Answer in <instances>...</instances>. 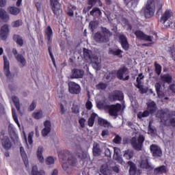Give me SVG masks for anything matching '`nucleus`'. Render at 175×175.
<instances>
[{
	"instance_id": "nucleus-36",
	"label": "nucleus",
	"mask_w": 175,
	"mask_h": 175,
	"mask_svg": "<svg viewBox=\"0 0 175 175\" xmlns=\"http://www.w3.org/2000/svg\"><path fill=\"white\" fill-rule=\"evenodd\" d=\"M96 117H98V114H96V113L93 112L91 114L90 117L88 120V126H94V124H95V118H96Z\"/></svg>"
},
{
	"instance_id": "nucleus-25",
	"label": "nucleus",
	"mask_w": 175,
	"mask_h": 175,
	"mask_svg": "<svg viewBox=\"0 0 175 175\" xmlns=\"http://www.w3.org/2000/svg\"><path fill=\"white\" fill-rule=\"evenodd\" d=\"M8 12L10 14H12V16H18V14L21 13V9L16 6L8 7Z\"/></svg>"
},
{
	"instance_id": "nucleus-55",
	"label": "nucleus",
	"mask_w": 175,
	"mask_h": 175,
	"mask_svg": "<svg viewBox=\"0 0 175 175\" xmlns=\"http://www.w3.org/2000/svg\"><path fill=\"white\" fill-rule=\"evenodd\" d=\"M72 111L74 114H79V113H80V108H79V105H73L72 107Z\"/></svg>"
},
{
	"instance_id": "nucleus-2",
	"label": "nucleus",
	"mask_w": 175,
	"mask_h": 175,
	"mask_svg": "<svg viewBox=\"0 0 175 175\" xmlns=\"http://www.w3.org/2000/svg\"><path fill=\"white\" fill-rule=\"evenodd\" d=\"M83 58L85 59V61H88V62H91L96 66H98L99 64H100V61H99V57L94 54L92 53V51L87 49L86 48H83Z\"/></svg>"
},
{
	"instance_id": "nucleus-3",
	"label": "nucleus",
	"mask_w": 175,
	"mask_h": 175,
	"mask_svg": "<svg viewBox=\"0 0 175 175\" xmlns=\"http://www.w3.org/2000/svg\"><path fill=\"white\" fill-rule=\"evenodd\" d=\"M68 163H62V167L63 170L67 173V174H72V167L77 166V159L76 157H74L72 156L68 158L67 160Z\"/></svg>"
},
{
	"instance_id": "nucleus-41",
	"label": "nucleus",
	"mask_w": 175,
	"mask_h": 175,
	"mask_svg": "<svg viewBox=\"0 0 175 175\" xmlns=\"http://www.w3.org/2000/svg\"><path fill=\"white\" fill-rule=\"evenodd\" d=\"M32 175H44V172L43 170L38 171V166L33 165L31 170Z\"/></svg>"
},
{
	"instance_id": "nucleus-45",
	"label": "nucleus",
	"mask_w": 175,
	"mask_h": 175,
	"mask_svg": "<svg viewBox=\"0 0 175 175\" xmlns=\"http://www.w3.org/2000/svg\"><path fill=\"white\" fill-rule=\"evenodd\" d=\"M11 25L12 28H18V27H21V25H23V20L18 19L14 21L11 23Z\"/></svg>"
},
{
	"instance_id": "nucleus-26",
	"label": "nucleus",
	"mask_w": 175,
	"mask_h": 175,
	"mask_svg": "<svg viewBox=\"0 0 175 175\" xmlns=\"http://www.w3.org/2000/svg\"><path fill=\"white\" fill-rule=\"evenodd\" d=\"M161 81L163 83H167V84H171L173 81V77L170 74H163L160 76Z\"/></svg>"
},
{
	"instance_id": "nucleus-60",
	"label": "nucleus",
	"mask_w": 175,
	"mask_h": 175,
	"mask_svg": "<svg viewBox=\"0 0 175 175\" xmlns=\"http://www.w3.org/2000/svg\"><path fill=\"white\" fill-rule=\"evenodd\" d=\"M32 137H33V133H29L28 135V143L29 144H32L33 143V140L32 139Z\"/></svg>"
},
{
	"instance_id": "nucleus-21",
	"label": "nucleus",
	"mask_w": 175,
	"mask_h": 175,
	"mask_svg": "<svg viewBox=\"0 0 175 175\" xmlns=\"http://www.w3.org/2000/svg\"><path fill=\"white\" fill-rule=\"evenodd\" d=\"M45 38L47 39V44H51L53 43V29L51 27L48 26L44 31Z\"/></svg>"
},
{
	"instance_id": "nucleus-14",
	"label": "nucleus",
	"mask_w": 175,
	"mask_h": 175,
	"mask_svg": "<svg viewBox=\"0 0 175 175\" xmlns=\"http://www.w3.org/2000/svg\"><path fill=\"white\" fill-rule=\"evenodd\" d=\"M0 142L1 143L3 148H4V150H6L7 151L10 150V148H12V146H13V144L12 143V141L10 140V137H9V136L1 137Z\"/></svg>"
},
{
	"instance_id": "nucleus-30",
	"label": "nucleus",
	"mask_w": 175,
	"mask_h": 175,
	"mask_svg": "<svg viewBox=\"0 0 175 175\" xmlns=\"http://www.w3.org/2000/svg\"><path fill=\"white\" fill-rule=\"evenodd\" d=\"M0 18L4 21V23H8L9 21V15L8 12L3 8L0 9Z\"/></svg>"
},
{
	"instance_id": "nucleus-38",
	"label": "nucleus",
	"mask_w": 175,
	"mask_h": 175,
	"mask_svg": "<svg viewBox=\"0 0 175 175\" xmlns=\"http://www.w3.org/2000/svg\"><path fill=\"white\" fill-rule=\"evenodd\" d=\"M133 155H135V152H133V150H126L124 151V153L123 154V157L126 158V159H132L133 158Z\"/></svg>"
},
{
	"instance_id": "nucleus-61",
	"label": "nucleus",
	"mask_w": 175,
	"mask_h": 175,
	"mask_svg": "<svg viewBox=\"0 0 175 175\" xmlns=\"http://www.w3.org/2000/svg\"><path fill=\"white\" fill-rule=\"evenodd\" d=\"M105 154L106 157H111V150H110L109 148H105Z\"/></svg>"
},
{
	"instance_id": "nucleus-9",
	"label": "nucleus",
	"mask_w": 175,
	"mask_h": 175,
	"mask_svg": "<svg viewBox=\"0 0 175 175\" xmlns=\"http://www.w3.org/2000/svg\"><path fill=\"white\" fill-rule=\"evenodd\" d=\"M68 92L72 95H79L81 92V87L76 82L70 81L68 83Z\"/></svg>"
},
{
	"instance_id": "nucleus-7",
	"label": "nucleus",
	"mask_w": 175,
	"mask_h": 175,
	"mask_svg": "<svg viewBox=\"0 0 175 175\" xmlns=\"http://www.w3.org/2000/svg\"><path fill=\"white\" fill-rule=\"evenodd\" d=\"M108 99L109 102H122L124 99V93L121 90H113L108 95Z\"/></svg>"
},
{
	"instance_id": "nucleus-15",
	"label": "nucleus",
	"mask_w": 175,
	"mask_h": 175,
	"mask_svg": "<svg viewBox=\"0 0 175 175\" xmlns=\"http://www.w3.org/2000/svg\"><path fill=\"white\" fill-rule=\"evenodd\" d=\"M118 39L123 50L128 51V50H129V42H128L126 36L124 34H119Z\"/></svg>"
},
{
	"instance_id": "nucleus-12",
	"label": "nucleus",
	"mask_w": 175,
	"mask_h": 175,
	"mask_svg": "<svg viewBox=\"0 0 175 175\" xmlns=\"http://www.w3.org/2000/svg\"><path fill=\"white\" fill-rule=\"evenodd\" d=\"M150 152L154 158H161L162 157V148L157 144H151L150 146Z\"/></svg>"
},
{
	"instance_id": "nucleus-16",
	"label": "nucleus",
	"mask_w": 175,
	"mask_h": 175,
	"mask_svg": "<svg viewBox=\"0 0 175 175\" xmlns=\"http://www.w3.org/2000/svg\"><path fill=\"white\" fill-rule=\"evenodd\" d=\"M126 72H128V68L126 67L120 68L116 72V77L118 80H122L123 81L129 80V75H127L124 78V74L126 73Z\"/></svg>"
},
{
	"instance_id": "nucleus-17",
	"label": "nucleus",
	"mask_w": 175,
	"mask_h": 175,
	"mask_svg": "<svg viewBox=\"0 0 175 175\" xmlns=\"http://www.w3.org/2000/svg\"><path fill=\"white\" fill-rule=\"evenodd\" d=\"M44 128L41 131V135L43 137H46L50 132H51V122L49 120H46L44 122Z\"/></svg>"
},
{
	"instance_id": "nucleus-63",
	"label": "nucleus",
	"mask_w": 175,
	"mask_h": 175,
	"mask_svg": "<svg viewBox=\"0 0 175 175\" xmlns=\"http://www.w3.org/2000/svg\"><path fill=\"white\" fill-rule=\"evenodd\" d=\"M86 109L88 110H91V109H92V103L91 101H88L86 103Z\"/></svg>"
},
{
	"instance_id": "nucleus-33",
	"label": "nucleus",
	"mask_w": 175,
	"mask_h": 175,
	"mask_svg": "<svg viewBox=\"0 0 175 175\" xmlns=\"http://www.w3.org/2000/svg\"><path fill=\"white\" fill-rule=\"evenodd\" d=\"M37 157L38 161L43 163L44 162V157H43V147L39 146L37 151Z\"/></svg>"
},
{
	"instance_id": "nucleus-32",
	"label": "nucleus",
	"mask_w": 175,
	"mask_h": 175,
	"mask_svg": "<svg viewBox=\"0 0 175 175\" xmlns=\"http://www.w3.org/2000/svg\"><path fill=\"white\" fill-rule=\"evenodd\" d=\"M92 151H93V154L95 157H99V155H100V146H99V144L98 143H94L93 144V148H92Z\"/></svg>"
},
{
	"instance_id": "nucleus-18",
	"label": "nucleus",
	"mask_w": 175,
	"mask_h": 175,
	"mask_svg": "<svg viewBox=\"0 0 175 175\" xmlns=\"http://www.w3.org/2000/svg\"><path fill=\"white\" fill-rule=\"evenodd\" d=\"M4 64H3V72L4 75L6 77H9L10 76V64L9 63V60L8 59V57L6 55H3V57Z\"/></svg>"
},
{
	"instance_id": "nucleus-40",
	"label": "nucleus",
	"mask_w": 175,
	"mask_h": 175,
	"mask_svg": "<svg viewBox=\"0 0 175 175\" xmlns=\"http://www.w3.org/2000/svg\"><path fill=\"white\" fill-rule=\"evenodd\" d=\"M12 118L16 122V125H18V128L21 127V125H20V122H18V116H17V113H16V109L12 108Z\"/></svg>"
},
{
	"instance_id": "nucleus-27",
	"label": "nucleus",
	"mask_w": 175,
	"mask_h": 175,
	"mask_svg": "<svg viewBox=\"0 0 175 175\" xmlns=\"http://www.w3.org/2000/svg\"><path fill=\"white\" fill-rule=\"evenodd\" d=\"M128 165L130 166L129 173L130 175H136V172H137V167H136V164L133 161H129Z\"/></svg>"
},
{
	"instance_id": "nucleus-51",
	"label": "nucleus",
	"mask_w": 175,
	"mask_h": 175,
	"mask_svg": "<svg viewBox=\"0 0 175 175\" xmlns=\"http://www.w3.org/2000/svg\"><path fill=\"white\" fill-rule=\"evenodd\" d=\"M121 142H122V137L118 134H116L113 142L115 143V144H121Z\"/></svg>"
},
{
	"instance_id": "nucleus-39",
	"label": "nucleus",
	"mask_w": 175,
	"mask_h": 175,
	"mask_svg": "<svg viewBox=\"0 0 175 175\" xmlns=\"http://www.w3.org/2000/svg\"><path fill=\"white\" fill-rule=\"evenodd\" d=\"M168 118L170 125L175 126V111H172L169 113Z\"/></svg>"
},
{
	"instance_id": "nucleus-58",
	"label": "nucleus",
	"mask_w": 175,
	"mask_h": 175,
	"mask_svg": "<svg viewBox=\"0 0 175 175\" xmlns=\"http://www.w3.org/2000/svg\"><path fill=\"white\" fill-rule=\"evenodd\" d=\"M100 172L102 174L107 175V168L105 167L103 165L100 167Z\"/></svg>"
},
{
	"instance_id": "nucleus-11",
	"label": "nucleus",
	"mask_w": 175,
	"mask_h": 175,
	"mask_svg": "<svg viewBox=\"0 0 175 175\" xmlns=\"http://www.w3.org/2000/svg\"><path fill=\"white\" fill-rule=\"evenodd\" d=\"M12 53L14 55V57L16 58L17 62L21 64V68H24V66L27 65V59H25L24 55L18 53L16 48L12 49Z\"/></svg>"
},
{
	"instance_id": "nucleus-42",
	"label": "nucleus",
	"mask_w": 175,
	"mask_h": 175,
	"mask_svg": "<svg viewBox=\"0 0 175 175\" xmlns=\"http://www.w3.org/2000/svg\"><path fill=\"white\" fill-rule=\"evenodd\" d=\"M113 159L115 161H118L120 159V153L121 152V150L119 148L113 147Z\"/></svg>"
},
{
	"instance_id": "nucleus-6",
	"label": "nucleus",
	"mask_w": 175,
	"mask_h": 175,
	"mask_svg": "<svg viewBox=\"0 0 175 175\" xmlns=\"http://www.w3.org/2000/svg\"><path fill=\"white\" fill-rule=\"evenodd\" d=\"M144 140H146V138L143 135H139V136L137 138V140H136L135 137H133L131 139V146L133 148H134V150H135L136 151H142Z\"/></svg>"
},
{
	"instance_id": "nucleus-10",
	"label": "nucleus",
	"mask_w": 175,
	"mask_h": 175,
	"mask_svg": "<svg viewBox=\"0 0 175 175\" xmlns=\"http://www.w3.org/2000/svg\"><path fill=\"white\" fill-rule=\"evenodd\" d=\"M107 106L109 107V116H111L112 117H117L118 113H120L122 109V105L120 103Z\"/></svg>"
},
{
	"instance_id": "nucleus-24",
	"label": "nucleus",
	"mask_w": 175,
	"mask_h": 175,
	"mask_svg": "<svg viewBox=\"0 0 175 175\" xmlns=\"http://www.w3.org/2000/svg\"><path fill=\"white\" fill-rule=\"evenodd\" d=\"M122 53H124V51L120 49H109V54H111V55H114V57H118V58H122Z\"/></svg>"
},
{
	"instance_id": "nucleus-53",
	"label": "nucleus",
	"mask_w": 175,
	"mask_h": 175,
	"mask_svg": "<svg viewBox=\"0 0 175 175\" xmlns=\"http://www.w3.org/2000/svg\"><path fill=\"white\" fill-rule=\"evenodd\" d=\"M48 51H49V55L51 57V59L52 60V62L53 64V66H56V64H55V59L54 58V55H53V52L51 51V46H49L48 47Z\"/></svg>"
},
{
	"instance_id": "nucleus-50",
	"label": "nucleus",
	"mask_w": 175,
	"mask_h": 175,
	"mask_svg": "<svg viewBox=\"0 0 175 175\" xmlns=\"http://www.w3.org/2000/svg\"><path fill=\"white\" fill-rule=\"evenodd\" d=\"M98 125H100L101 126H109V122L107 120L103 119V118H98Z\"/></svg>"
},
{
	"instance_id": "nucleus-44",
	"label": "nucleus",
	"mask_w": 175,
	"mask_h": 175,
	"mask_svg": "<svg viewBox=\"0 0 175 175\" xmlns=\"http://www.w3.org/2000/svg\"><path fill=\"white\" fill-rule=\"evenodd\" d=\"M154 72L158 76L161 75V73H162V66L157 62H154Z\"/></svg>"
},
{
	"instance_id": "nucleus-8",
	"label": "nucleus",
	"mask_w": 175,
	"mask_h": 175,
	"mask_svg": "<svg viewBox=\"0 0 175 175\" xmlns=\"http://www.w3.org/2000/svg\"><path fill=\"white\" fill-rule=\"evenodd\" d=\"M50 3L53 14L56 16V17H59V14L62 13V8H61L59 0H50Z\"/></svg>"
},
{
	"instance_id": "nucleus-19",
	"label": "nucleus",
	"mask_w": 175,
	"mask_h": 175,
	"mask_svg": "<svg viewBox=\"0 0 175 175\" xmlns=\"http://www.w3.org/2000/svg\"><path fill=\"white\" fill-rule=\"evenodd\" d=\"M172 16H173L172 10H166L160 18V23L161 24H165L166 21L172 18Z\"/></svg>"
},
{
	"instance_id": "nucleus-5",
	"label": "nucleus",
	"mask_w": 175,
	"mask_h": 175,
	"mask_svg": "<svg viewBox=\"0 0 175 175\" xmlns=\"http://www.w3.org/2000/svg\"><path fill=\"white\" fill-rule=\"evenodd\" d=\"M157 103L154 101H151L148 104V110L144 111L143 113H138L137 118L141 119L148 117L150 114L155 113L157 112Z\"/></svg>"
},
{
	"instance_id": "nucleus-22",
	"label": "nucleus",
	"mask_w": 175,
	"mask_h": 175,
	"mask_svg": "<svg viewBox=\"0 0 175 175\" xmlns=\"http://www.w3.org/2000/svg\"><path fill=\"white\" fill-rule=\"evenodd\" d=\"M84 70L75 68L72 70L71 79H83Z\"/></svg>"
},
{
	"instance_id": "nucleus-47",
	"label": "nucleus",
	"mask_w": 175,
	"mask_h": 175,
	"mask_svg": "<svg viewBox=\"0 0 175 175\" xmlns=\"http://www.w3.org/2000/svg\"><path fill=\"white\" fill-rule=\"evenodd\" d=\"M166 114V111L163 109H160L157 111V113L156 114V117L157 118H160V120H163L165 118V115Z\"/></svg>"
},
{
	"instance_id": "nucleus-54",
	"label": "nucleus",
	"mask_w": 175,
	"mask_h": 175,
	"mask_svg": "<svg viewBox=\"0 0 175 175\" xmlns=\"http://www.w3.org/2000/svg\"><path fill=\"white\" fill-rule=\"evenodd\" d=\"M55 162L54 158L51 156L48 157L46 159V165H54Z\"/></svg>"
},
{
	"instance_id": "nucleus-31",
	"label": "nucleus",
	"mask_w": 175,
	"mask_h": 175,
	"mask_svg": "<svg viewBox=\"0 0 175 175\" xmlns=\"http://www.w3.org/2000/svg\"><path fill=\"white\" fill-rule=\"evenodd\" d=\"M140 167L142 169H146L147 170H152V166L148 163V159L142 160L140 163Z\"/></svg>"
},
{
	"instance_id": "nucleus-20",
	"label": "nucleus",
	"mask_w": 175,
	"mask_h": 175,
	"mask_svg": "<svg viewBox=\"0 0 175 175\" xmlns=\"http://www.w3.org/2000/svg\"><path fill=\"white\" fill-rule=\"evenodd\" d=\"M9 35V26L4 25L1 27L0 30V38L1 40H6Z\"/></svg>"
},
{
	"instance_id": "nucleus-49",
	"label": "nucleus",
	"mask_w": 175,
	"mask_h": 175,
	"mask_svg": "<svg viewBox=\"0 0 175 175\" xmlns=\"http://www.w3.org/2000/svg\"><path fill=\"white\" fill-rule=\"evenodd\" d=\"M96 88L99 90L105 91V90L107 88V83L100 82L98 84L96 85Z\"/></svg>"
},
{
	"instance_id": "nucleus-64",
	"label": "nucleus",
	"mask_w": 175,
	"mask_h": 175,
	"mask_svg": "<svg viewBox=\"0 0 175 175\" xmlns=\"http://www.w3.org/2000/svg\"><path fill=\"white\" fill-rule=\"evenodd\" d=\"M170 91H172L173 94H175V85L174 84H171L170 85Z\"/></svg>"
},
{
	"instance_id": "nucleus-37",
	"label": "nucleus",
	"mask_w": 175,
	"mask_h": 175,
	"mask_svg": "<svg viewBox=\"0 0 175 175\" xmlns=\"http://www.w3.org/2000/svg\"><path fill=\"white\" fill-rule=\"evenodd\" d=\"M12 99L14 106L16 107V109H17V111H20L21 105H20V100L18 99V97L16 96H12Z\"/></svg>"
},
{
	"instance_id": "nucleus-1",
	"label": "nucleus",
	"mask_w": 175,
	"mask_h": 175,
	"mask_svg": "<svg viewBox=\"0 0 175 175\" xmlns=\"http://www.w3.org/2000/svg\"><path fill=\"white\" fill-rule=\"evenodd\" d=\"M100 31L96 32L94 34V39L97 43H107L109 42V35H110V30L106 27H102Z\"/></svg>"
},
{
	"instance_id": "nucleus-4",
	"label": "nucleus",
	"mask_w": 175,
	"mask_h": 175,
	"mask_svg": "<svg viewBox=\"0 0 175 175\" xmlns=\"http://www.w3.org/2000/svg\"><path fill=\"white\" fill-rule=\"evenodd\" d=\"M144 13L146 18H151L154 16L155 13V1L154 0H148Z\"/></svg>"
},
{
	"instance_id": "nucleus-35",
	"label": "nucleus",
	"mask_w": 175,
	"mask_h": 175,
	"mask_svg": "<svg viewBox=\"0 0 175 175\" xmlns=\"http://www.w3.org/2000/svg\"><path fill=\"white\" fill-rule=\"evenodd\" d=\"M166 166L165 165H161L154 170V174H163V173H166Z\"/></svg>"
},
{
	"instance_id": "nucleus-34",
	"label": "nucleus",
	"mask_w": 175,
	"mask_h": 175,
	"mask_svg": "<svg viewBox=\"0 0 175 175\" xmlns=\"http://www.w3.org/2000/svg\"><path fill=\"white\" fill-rule=\"evenodd\" d=\"M143 79H144V77L141 78L137 77V85H136V88L139 90L141 94H146V90H144V88H143V85H142V80H143Z\"/></svg>"
},
{
	"instance_id": "nucleus-13",
	"label": "nucleus",
	"mask_w": 175,
	"mask_h": 175,
	"mask_svg": "<svg viewBox=\"0 0 175 175\" xmlns=\"http://www.w3.org/2000/svg\"><path fill=\"white\" fill-rule=\"evenodd\" d=\"M134 34L135 35L136 38L140 40H144V42H152V36L146 34L141 30L135 31Z\"/></svg>"
},
{
	"instance_id": "nucleus-48",
	"label": "nucleus",
	"mask_w": 175,
	"mask_h": 175,
	"mask_svg": "<svg viewBox=\"0 0 175 175\" xmlns=\"http://www.w3.org/2000/svg\"><path fill=\"white\" fill-rule=\"evenodd\" d=\"M156 92L158 95V96H162V91H161V89L162 88V85H161V83H156L154 85Z\"/></svg>"
},
{
	"instance_id": "nucleus-57",
	"label": "nucleus",
	"mask_w": 175,
	"mask_h": 175,
	"mask_svg": "<svg viewBox=\"0 0 175 175\" xmlns=\"http://www.w3.org/2000/svg\"><path fill=\"white\" fill-rule=\"evenodd\" d=\"M79 124L81 128H85V119L84 118H81L79 120Z\"/></svg>"
},
{
	"instance_id": "nucleus-46",
	"label": "nucleus",
	"mask_w": 175,
	"mask_h": 175,
	"mask_svg": "<svg viewBox=\"0 0 175 175\" xmlns=\"http://www.w3.org/2000/svg\"><path fill=\"white\" fill-rule=\"evenodd\" d=\"M33 118H35V120H40L42 117H43V111L39 110L37 112H34L32 115Z\"/></svg>"
},
{
	"instance_id": "nucleus-56",
	"label": "nucleus",
	"mask_w": 175,
	"mask_h": 175,
	"mask_svg": "<svg viewBox=\"0 0 175 175\" xmlns=\"http://www.w3.org/2000/svg\"><path fill=\"white\" fill-rule=\"evenodd\" d=\"M8 132L10 135H16V129L13 126L9 125Z\"/></svg>"
},
{
	"instance_id": "nucleus-28",
	"label": "nucleus",
	"mask_w": 175,
	"mask_h": 175,
	"mask_svg": "<svg viewBox=\"0 0 175 175\" xmlns=\"http://www.w3.org/2000/svg\"><path fill=\"white\" fill-rule=\"evenodd\" d=\"M13 40H14L16 44H18L21 47H23V46H24V40L23 39V37H21V36L14 34L13 36Z\"/></svg>"
},
{
	"instance_id": "nucleus-59",
	"label": "nucleus",
	"mask_w": 175,
	"mask_h": 175,
	"mask_svg": "<svg viewBox=\"0 0 175 175\" xmlns=\"http://www.w3.org/2000/svg\"><path fill=\"white\" fill-rule=\"evenodd\" d=\"M35 109H36V103L33 100L29 106V110L30 111H33Z\"/></svg>"
},
{
	"instance_id": "nucleus-52",
	"label": "nucleus",
	"mask_w": 175,
	"mask_h": 175,
	"mask_svg": "<svg viewBox=\"0 0 175 175\" xmlns=\"http://www.w3.org/2000/svg\"><path fill=\"white\" fill-rule=\"evenodd\" d=\"M95 13H96L97 14H98V16H101L102 15V11H100V9L99 8H94L92 9V11H90V15L91 16H94V14H95Z\"/></svg>"
},
{
	"instance_id": "nucleus-62",
	"label": "nucleus",
	"mask_w": 175,
	"mask_h": 175,
	"mask_svg": "<svg viewBox=\"0 0 175 175\" xmlns=\"http://www.w3.org/2000/svg\"><path fill=\"white\" fill-rule=\"evenodd\" d=\"M3 114H5V107L0 103V116H3Z\"/></svg>"
},
{
	"instance_id": "nucleus-29",
	"label": "nucleus",
	"mask_w": 175,
	"mask_h": 175,
	"mask_svg": "<svg viewBox=\"0 0 175 175\" xmlns=\"http://www.w3.org/2000/svg\"><path fill=\"white\" fill-rule=\"evenodd\" d=\"M69 155H70L69 150H62L59 153V161H66Z\"/></svg>"
},
{
	"instance_id": "nucleus-23",
	"label": "nucleus",
	"mask_w": 175,
	"mask_h": 175,
	"mask_svg": "<svg viewBox=\"0 0 175 175\" xmlns=\"http://www.w3.org/2000/svg\"><path fill=\"white\" fill-rule=\"evenodd\" d=\"M20 152L22 157V159L25 163V166H26V167H28V166H29V161L28 160V155H27V152H25L24 147H20Z\"/></svg>"
},
{
	"instance_id": "nucleus-43",
	"label": "nucleus",
	"mask_w": 175,
	"mask_h": 175,
	"mask_svg": "<svg viewBox=\"0 0 175 175\" xmlns=\"http://www.w3.org/2000/svg\"><path fill=\"white\" fill-rule=\"evenodd\" d=\"M77 8L75 5H70L68 7L67 10V14L69 17H73L75 16V10H76Z\"/></svg>"
}]
</instances>
